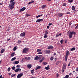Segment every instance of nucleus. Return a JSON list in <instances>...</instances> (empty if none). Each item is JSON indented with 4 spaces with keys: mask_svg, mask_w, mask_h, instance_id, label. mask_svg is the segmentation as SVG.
<instances>
[{
    "mask_svg": "<svg viewBox=\"0 0 78 78\" xmlns=\"http://www.w3.org/2000/svg\"><path fill=\"white\" fill-rule=\"evenodd\" d=\"M41 51V49H37V52H39V51Z\"/></svg>",
    "mask_w": 78,
    "mask_h": 78,
    "instance_id": "obj_43",
    "label": "nucleus"
},
{
    "mask_svg": "<svg viewBox=\"0 0 78 78\" xmlns=\"http://www.w3.org/2000/svg\"><path fill=\"white\" fill-rule=\"evenodd\" d=\"M14 0H11V1H10V3H12V2H14Z\"/></svg>",
    "mask_w": 78,
    "mask_h": 78,
    "instance_id": "obj_47",
    "label": "nucleus"
},
{
    "mask_svg": "<svg viewBox=\"0 0 78 78\" xmlns=\"http://www.w3.org/2000/svg\"><path fill=\"white\" fill-rule=\"evenodd\" d=\"M52 0H46L47 1H48V2H51Z\"/></svg>",
    "mask_w": 78,
    "mask_h": 78,
    "instance_id": "obj_61",
    "label": "nucleus"
},
{
    "mask_svg": "<svg viewBox=\"0 0 78 78\" xmlns=\"http://www.w3.org/2000/svg\"><path fill=\"white\" fill-rule=\"evenodd\" d=\"M66 5L67 4H66V3H64L63 4L62 6H66Z\"/></svg>",
    "mask_w": 78,
    "mask_h": 78,
    "instance_id": "obj_33",
    "label": "nucleus"
},
{
    "mask_svg": "<svg viewBox=\"0 0 78 78\" xmlns=\"http://www.w3.org/2000/svg\"><path fill=\"white\" fill-rule=\"evenodd\" d=\"M9 75H11V73H9Z\"/></svg>",
    "mask_w": 78,
    "mask_h": 78,
    "instance_id": "obj_63",
    "label": "nucleus"
},
{
    "mask_svg": "<svg viewBox=\"0 0 78 78\" xmlns=\"http://www.w3.org/2000/svg\"><path fill=\"white\" fill-rule=\"evenodd\" d=\"M0 78H4V77H2V75L0 76Z\"/></svg>",
    "mask_w": 78,
    "mask_h": 78,
    "instance_id": "obj_57",
    "label": "nucleus"
},
{
    "mask_svg": "<svg viewBox=\"0 0 78 78\" xmlns=\"http://www.w3.org/2000/svg\"><path fill=\"white\" fill-rule=\"evenodd\" d=\"M75 70L76 72H78V68H76Z\"/></svg>",
    "mask_w": 78,
    "mask_h": 78,
    "instance_id": "obj_55",
    "label": "nucleus"
},
{
    "mask_svg": "<svg viewBox=\"0 0 78 78\" xmlns=\"http://www.w3.org/2000/svg\"><path fill=\"white\" fill-rule=\"evenodd\" d=\"M69 55V51H66V56H68Z\"/></svg>",
    "mask_w": 78,
    "mask_h": 78,
    "instance_id": "obj_19",
    "label": "nucleus"
},
{
    "mask_svg": "<svg viewBox=\"0 0 78 78\" xmlns=\"http://www.w3.org/2000/svg\"><path fill=\"white\" fill-rule=\"evenodd\" d=\"M21 71H22V70L20 68H17L14 70V71L16 73L18 72H20Z\"/></svg>",
    "mask_w": 78,
    "mask_h": 78,
    "instance_id": "obj_5",
    "label": "nucleus"
},
{
    "mask_svg": "<svg viewBox=\"0 0 78 78\" xmlns=\"http://www.w3.org/2000/svg\"><path fill=\"white\" fill-rule=\"evenodd\" d=\"M41 66H38L37 67V69H36V70L37 69H41Z\"/></svg>",
    "mask_w": 78,
    "mask_h": 78,
    "instance_id": "obj_25",
    "label": "nucleus"
},
{
    "mask_svg": "<svg viewBox=\"0 0 78 78\" xmlns=\"http://www.w3.org/2000/svg\"><path fill=\"white\" fill-rule=\"evenodd\" d=\"M65 41V43H67V40H66Z\"/></svg>",
    "mask_w": 78,
    "mask_h": 78,
    "instance_id": "obj_60",
    "label": "nucleus"
},
{
    "mask_svg": "<svg viewBox=\"0 0 78 78\" xmlns=\"http://www.w3.org/2000/svg\"><path fill=\"white\" fill-rule=\"evenodd\" d=\"M63 69H65V70H66V65L65 64H63V67H62Z\"/></svg>",
    "mask_w": 78,
    "mask_h": 78,
    "instance_id": "obj_17",
    "label": "nucleus"
},
{
    "mask_svg": "<svg viewBox=\"0 0 78 78\" xmlns=\"http://www.w3.org/2000/svg\"><path fill=\"white\" fill-rule=\"evenodd\" d=\"M50 53H51V51H50V50H48V51L46 50V54H50Z\"/></svg>",
    "mask_w": 78,
    "mask_h": 78,
    "instance_id": "obj_13",
    "label": "nucleus"
},
{
    "mask_svg": "<svg viewBox=\"0 0 78 78\" xmlns=\"http://www.w3.org/2000/svg\"><path fill=\"white\" fill-rule=\"evenodd\" d=\"M68 2L69 3H72L73 2V0H68Z\"/></svg>",
    "mask_w": 78,
    "mask_h": 78,
    "instance_id": "obj_28",
    "label": "nucleus"
},
{
    "mask_svg": "<svg viewBox=\"0 0 78 78\" xmlns=\"http://www.w3.org/2000/svg\"><path fill=\"white\" fill-rule=\"evenodd\" d=\"M16 59V57L13 58L11 59V61H13L15 60V59Z\"/></svg>",
    "mask_w": 78,
    "mask_h": 78,
    "instance_id": "obj_27",
    "label": "nucleus"
},
{
    "mask_svg": "<svg viewBox=\"0 0 78 78\" xmlns=\"http://www.w3.org/2000/svg\"><path fill=\"white\" fill-rule=\"evenodd\" d=\"M53 46L52 45H49L48 47V50L49 49H53Z\"/></svg>",
    "mask_w": 78,
    "mask_h": 78,
    "instance_id": "obj_8",
    "label": "nucleus"
},
{
    "mask_svg": "<svg viewBox=\"0 0 78 78\" xmlns=\"http://www.w3.org/2000/svg\"><path fill=\"white\" fill-rule=\"evenodd\" d=\"M58 60V58H55V61H56V60Z\"/></svg>",
    "mask_w": 78,
    "mask_h": 78,
    "instance_id": "obj_58",
    "label": "nucleus"
},
{
    "mask_svg": "<svg viewBox=\"0 0 78 78\" xmlns=\"http://www.w3.org/2000/svg\"><path fill=\"white\" fill-rule=\"evenodd\" d=\"M48 34V30H45V34H44L47 35V34Z\"/></svg>",
    "mask_w": 78,
    "mask_h": 78,
    "instance_id": "obj_21",
    "label": "nucleus"
},
{
    "mask_svg": "<svg viewBox=\"0 0 78 78\" xmlns=\"http://www.w3.org/2000/svg\"><path fill=\"white\" fill-rule=\"evenodd\" d=\"M44 20L43 19H39L37 20L36 21V22H42Z\"/></svg>",
    "mask_w": 78,
    "mask_h": 78,
    "instance_id": "obj_7",
    "label": "nucleus"
},
{
    "mask_svg": "<svg viewBox=\"0 0 78 78\" xmlns=\"http://www.w3.org/2000/svg\"><path fill=\"white\" fill-rule=\"evenodd\" d=\"M45 59V57H43L42 58V59H41L42 61H44V59Z\"/></svg>",
    "mask_w": 78,
    "mask_h": 78,
    "instance_id": "obj_42",
    "label": "nucleus"
},
{
    "mask_svg": "<svg viewBox=\"0 0 78 78\" xmlns=\"http://www.w3.org/2000/svg\"><path fill=\"white\" fill-rule=\"evenodd\" d=\"M60 63V61H58L56 62V65H58V64Z\"/></svg>",
    "mask_w": 78,
    "mask_h": 78,
    "instance_id": "obj_35",
    "label": "nucleus"
},
{
    "mask_svg": "<svg viewBox=\"0 0 78 78\" xmlns=\"http://www.w3.org/2000/svg\"><path fill=\"white\" fill-rule=\"evenodd\" d=\"M40 58L38 57V56H37L34 58V60H35V61H37V60H38V59H39Z\"/></svg>",
    "mask_w": 78,
    "mask_h": 78,
    "instance_id": "obj_12",
    "label": "nucleus"
},
{
    "mask_svg": "<svg viewBox=\"0 0 78 78\" xmlns=\"http://www.w3.org/2000/svg\"><path fill=\"white\" fill-rule=\"evenodd\" d=\"M53 59H54V57L52 56L50 58L51 61H53Z\"/></svg>",
    "mask_w": 78,
    "mask_h": 78,
    "instance_id": "obj_23",
    "label": "nucleus"
},
{
    "mask_svg": "<svg viewBox=\"0 0 78 78\" xmlns=\"http://www.w3.org/2000/svg\"><path fill=\"white\" fill-rule=\"evenodd\" d=\"M27 66L28 69H31V67H32V65L31 64H28L27 65Z\"/></svg>",
    "mask_w": 78,
    "mask_h": 78,
    "instance_id": "obj_11",
    "label": "nucleus"
},
{
    "mask_svg": "<svg viewBox=\"0 0 78 78\" xmlns=\"http://www.w3.org/2000/svg\"><path fill=\"white\" fill-rule=\"evenodd\" d=\"M3 5L2 2L0 3V5Z\"/></svg>",
    "mask_w": 78,
    "mask_h": 78,
    "instance_id": "obj_62",
    "label": "nucleus"
},
{
    "mask_svg": "<svg viewBox=\"0 0 78 78\" xmlns=\"http://www.w3.org/2000/svg\"><path fill=\"white\" fill-rule=\"evenodd\" d=\"M17 50V47L16 46L13 49V51H16Z\"/></svg>",
    "mask_w": 78,
    "mask_h": 78,
    "instance_id": "obj_24",
    "label": "nucleus"
},
{
    "mask_svg": "<svg viewBox=\"0 0 78 78\" xmlns=\"http://www.w3.org/2000/svg\"><path fill=\"white\" fill-rule=\"evenodd\" d=\"M47 6L46 5H44L42 6V8L44 9L45 8H46Z\"/></svg>",
    "mask_w": 78,
    "mask_h": 78,
    "instance_id": "obj_14",
    "label": "nucleus"
},
{
    "mask_svg": "<svg viewBox=\"0 0 78 78\" xmlns=\"http://www.w3.org/2000/svg\"><path fill=\"white\" fill-rule=\"evenodd\" d=\"M21 43H22V41H21L20 40H19L18 41V44H21Z\"/></svg>",
    "mask_w": 78,
    "mask_h": 78,
    "instance_id": "obj_29",
    "label": "nucleus"
},
{
    "mask_svg": "<svg viewBox=\"0 0 78 78\" xmlns=\"http://www.w3.org/2000/svg\"><path fill=\"white\" fill-rule=\"evenodd\" d=\"M19 61H17L15 62L14 64H19Z\"/></svg>",
    "mask_w": 78,
    "mask_h": 78,
    "instance_id": "obj_16",
    "label": "nucleus"
},
{
    "mask_svg": "<svg viewBox=\"0 0 78 78\" xmlns=\"http://www.w3.org/2000/svg\"><path fill=\"white\" fill-rule=\"evenodd\" d=\"M15 54V53L13 52L11 54V56H12V57H13V56H14Z\"/></svg>",
    "mask_w": 78,
    "mask_h": 78,
    "instance_id": "obj_20",
    "label": "nucleus"
},
{
    "mask_svg": "<svg viewBox=\"0 0 78 78\" xmlns=\"http://www.w3.org/2000/svg\"><path fill=\"white\" fill-rule=\"evenodd\" d=\"M62 72H64V69H62Z\"/></svg>",
    "mask_w": 78,
    "mask_h": 78,
    "instance_id": "obj_49",
    "label": "nucleus"
},
{
    "mask_svg": "<svg viewBox=\"0 0 78 78\" xmlns=\"http://www.w3.org/2000/svg\"><path fill=\"white\" fill-rule=\"evenodd\" d=\"M31 16V15H29L28 14H26V16H27V17H29V16Z\"/></svg>",
    "mask_w": 78,
    "mask_h": 78,
    "instance_id": "obj_45",
    "label": "nucleus"
},
{
    "mask_svg": "<svg viewBox=\"0 0 78 78\" xmlns=\"http://www.w3.org/2000/svg\"><path fill=\"white\" fill-rule=\"evenodd\" d=\"M23 76V73H20V74H18L17 76V78H21L22 76Z\"/></svg>",
    "mask_w": 78,
    "mask_h": 78,
    "instance_id": "obj_4",
    "label": "nucleus"
},
{
    "mask_svg": "<svg viewBox=\"0 0 78 78\" xmlns=\"http://www.w3.org/2000/svg\"><path fill=\"white\" fill-rule=\"evenodd\" d=\"M15 75H16V74H12L11 76V77H13L14 76H15Z\"/></svg>",
    "mask_w": 78,
    "mask_h": 78,
    "instance_id": "obj_44",
    "label": "nucleus"
},
{
    "mask_svg": "<svg viewBox=\"0 0 78 78\" xmlns=\"http://www.w3.org/2000/svg\"><path fill=\"white\" fill-rule=\"evenodd\" d=\"M47 62H43V64L44 65V66H45V65H47Z\"/></svg>",
    "mask_w": 78,
    "mask_h": 78,
    "instance_id": "obj_39",
    "label": "nucleus"
},
{
    "mask_svg": "<svg viewBox=\"0 0 78 78\" xmlns=\"http://www.w3.org/2000/svg\"><path fill=\"white\" fill-rule=\"evenodd\" d=\"M34 69L31 70V73H34Z\"/></svg>",
    "mask_w": 78,
    "mask_h": 78,
    "instance_id": "obj_41",
    "label": "nucleus"
},
{
    "mask_svg": "<svg viewBox=\"0 0 78 78\" xmlns=\"http://www.w3.org/2000/svg\"><path fill=\"white\" fill-rule=\"evenodd\" d=\"M75 49H76V48H75V47L73 48H72L71 49L70 51H73L75 50Z\"/></svg>",
    "mask_w": 78,
    "mask_h": 78,
    "instance_id": "obj_15",
    "label": "nucleus"
},
{
    "mask_svg": "<svg viewBox=\"0 0 78 78\" xmlns=\"http://www.w3.org/2000/svg\"><path fill=\"white\" fill-rule=\"evenodd\" d=\"M10 70H11L10 67H9L8 68V71H10Z\"/></svg>",
    "mask_w": 78,
    "mask_h": 78,
    "instance_id": "obj_46",
    "label": "nucleus"
},
{
    "mask_svg": "<svg viewBox=\"0 0 78 78\" xmlns=\"http://www.w3.org/2000/svg\"><path fill=\"white\" fill-rule=\"evenodd\" d=\"M38 55H40V54H42V52H39L38 53Z\"/></svg>",
    "mask_w": 78,
    "mask_h": 78,
    "instance_id": "obj_48",
    "label": "nucleus"
},
{
    "mask_svg": "<svg viewBox=\"0 0 78 78\" xmlns=\"http://www.w3.org/2000/svg\"><path fill=\"white\" fill-rule=\"evenodd\" d=\"M69 25H72V23L71 22H70Z\"/></svg>",
    "mask_w": 78,
    "mask_h": 78,
    "instance_id": "obj_64",
    "label": "nucleus"
},
{
    "mask_svg": "<svg viewBox=\"0 0 78 78\" xmlns=\"http://www.w3.org/2000/svg\"><path fill=\"white\" fill-rule=\"evenodd\" d=\"M66 14H70V12L68 11L66 13Z\"/></svg>",
    "mask_w": 78,
    "mask_h": 78,
    "instance_id": "obj_34",
    "label": "nucleus"
},
{
    "mask_svg": "<svg viewBox=\"0 0 78 78\" xmlns=\"http://www.w3.org/2000/svg\"><path fill=\"white\" fill-rule=\"evenodd\" d=\"M12 70H14L16 69V67H15V66H13L12 67Z\"/></svg>",
    "mask_w": 78,
    "mask_h": 78,
    "instance_id": "obj_30",
    "label": "nucleus"
},
{
    "mask_svg": "<svg viewBox=\"0 0 78 78\" xmlns=\"http://www.w3.org/2000/svg\"><path fill=\"white\" fill-rule=\"evenodd\" d=\"M25 36V32H23L20 34V37H24Z\"/></svg>",
    "mask_w": 78,
    "mask_h": 78,
    "instance_id": "obj_9",
    "label": "nucleus"
},
{
    "mask_svg": "<svg viewBox=\"0 0 78 78\" xmlns=\"http://www.w3.org/2000/svg\"><path fill=\"white\" fill-rule=\"evenodd\" d=\"M30 57H28V58H27V60H30Z\"/></svg>",
    "mask_w": 78,
    "mask_h": 78,
    "instance_id": "obj_52",
    "label": "nucleus"
},
{
    "mask_svg": "<svg viewBox=\"0 0 78 78\" xmlns=\"http://www.w3.org/2000/svg\"><path fill=\"white\" fill-rule=\"evenodd\" d=\"M57 77H58V76H59V74H57Z\"/></svg>",
    "mask_w": 78,
    "mask_h": 78,
    "instance_id": "obj_59",
    "label": "nucleus"
},
{
    "mask_svg": "<svg viewBox=\"0 0 78 78\" xmlns=\"http://www.w3.org/2000/svg\"><path fill=\"white\" fill-rule=\"evenodd\" d=\"M68 58V56L67 55H66L65 57V59L66 61H67V58Z\"/></svg>",
    "mask_w": 78,
    "mask_h": 78,
    "instance_id": "obj_18",
    "label": "nucleus"
},
{
    "mask_svg": "<svg viewBox=\"0 0 78 78\" xmlns=\"http://www.w3.org/2000/svg\"><path fill=\"white\" fill-rule=\"evenodd\" d=\"M69 76L68 75H67L66 76L65 78H69Z\"/></svg>",
    "mask_w": 78,
    "mask_h": 78,
    "instance_id": "obj_38",
    "label": "nucleus"
},
{
    "mask_svg": "<svg viewBox=\"0 0 78 78\" xmlns=\"http://www.w3.org/2000/svg\"><path fill=\"white\" fill-rule=\"evenodd\" d=\"M64 41V40H62L60 41V43H61V44H62V42Z\"/></svg>",
    "mask_w": 78,
    "mask_h": 78,
    "instance_id": "obj_40",
    "label": "nucleus"
},
{
    "mask_svg": "<svg viewBox=\"0 0 78 78\" xmlns=\"http://www.w3.org/2000/svg\"><path fill=\"white\" fill-rule=\"evenodd\" d=\"M58 16L59 17L64 16V13H59L58 14Z\"/></svg>",
    "mask_w": 78,
    "mask_h": 78,
    "instance_id": "obj_6",
    "label": "nucleus"
},
{
    "mask_svg": "<svg viewBox=\"0 0 78 78\" xmlns=\"http://www.w3.org/2000/svg\"><path fill=\"white\" fill-rule=\"evenodd\" d=\"M34 1H32V2H30L28 3V5H30V4H31V3H34Z\"/></svg>",
    "mask_w": 78,
    "mask_h": 78,
    "instance_id": "obj_26",
    "label": "nucleus"
},
{
    "mask_svg": "<svg viewBox=\"0 0 78 78\" xmlns=\"http://www.w3.org/2000/svg\"><path fill=\"white\" fill-rule=\"evenodd\" d=\"M51 25H52V23H49V24H48V25L49 26H51Z\"/></svg>",
    "mask_w": 78,
    "mask_h": 78,
    "instance_id": "obj_54",
    "label": "nucleus"
},
{
    "mask_svg": "<svg viewBox=\"0 0 78 78\" xmlns=\"http://www.w3.org/2000/svg\"><path fill=\"white\" fill-rule=\"evenodd\" d=\"M44 37L45 39H46V38L47 37V35L44 34Z\"/></svg>",
    "mask_w": 78,
    "mask_h": 78,
    "instance_id": "obj_36",
    "label": "nucleus"
},
{
    "mask_svg": "<svg viewBox=\"0 0 78 78\" xmlns=\"http://www.w3.org/2000/svg\"><path fill=\"white\" fill-rule=\"evenodd\" d=\"M73 34L74 35H75L76 34V33L74 31L70 32V30L68 31L67 33V36H69V38H72Z\"/></svg>",
    "mask_w": 78,
    "mask_h": 78,
    "instance_id": "obj_1",
    "label": "nucleus"
},
{
    "mask_svg": "<svg viewBox=\"0 0 78 78\" xmlns=\"http://www.w3.org/2000/svg\"><path fill=\"white\" fill-rule=\"evenodd\" d=\"M25 9H26V7H23L20 10V12H22V11H25Z\"/></svg>",
    "mask_w": 78,
    "mask_h": 78,
    "instance_id": "obj_10",
    "label": "nucleus"
},
{
    "mask_svg": "<svg viewBox=\"0 0 78 78\" xmlns=\"http://www.w3.org/2000/svg\"><path fill=\"white\" fill-rule=\"evenodd\" d=\"M17 68H20V65H18L16 66Z\"/></svg>",
    "mask_w": 78,
    "mask_h": 78,
    "instance_id": "obj_37",
    "label": "nucleus"
},
{
    "mask_svg": "<svg viewBox=\"0 0 78 78\" xmlns=\"http://www.w3.org/2000/svg\"><path fill=\"white\" fill-rule=\"evenodd\" d=\"M75 7L74 6H73L72 7V10H75Z\"/></svg>",
    "mask_w": 78,
    "mask_h": 78,
    "instance_id": "obj_31",
    "label": "nucleus"
},
{
    "mask_svg": "<svg viewBox=\"0 0 78 78\" xmlns=\"http://www.w3.org/2000/svg\"><path fill=\"white\" fill-rule=\"evenodd\" d=\"M69 64L68 65V67H69L70 66V62H69Z\"/></svg>",
    "mask_w": 78,
    "mask_h": 78,
    "instance_id": "obj_56",
    "label": "nucleus"
},
{
    "mask_svg": "<svg viewBox=\"0 0 78 78\" xmlns=\"http://www.w3.org/2000/svg\"><path fill=\"white\" fill-rule=\"evenodd\" d=\"M4 51H5V50L3 49L1 50V53L2 54L3 53V52H4Z\"/></svg>",
    "mask_w": 78,
    "mask_h": 78,
    "instance_id": "obj_22",
    "label": "nucleus"
},
{
    "mask_svg": "<svg viewBox=\"0 0 78 78\" xmlns=\"http://www.w3.org/2000/svg\"><path fill=\"white\" fill-rule=\"evenodd\" d=\"M50 26H48L47 27V29H48H48H49V28H50Z\"/></svg>",
    "mask_w": 78,
    "mask_h": 78,
    "instance_id": "obj_50",
    "label": "nucleus"
},
{
    "mask_svg": "<svg viewBox=\"0 0 78 78\" xmlns=\"http://www.w3.org/2000/svg\"><path fill=\"white\" fill-rule=\"evenodd\" d=\"M28 50H29V49L28 48H24L23 49L22 52L23 53H27L28 52Z\"/></svg>",
    "mask_w": 78,
    "mask_h": 78,
    "instance_id": "obj_3",
    "label": "nucleus"
},
{
    "mask_svg": "<svg viewBox=\"0 0 78 78\" xmlns=\"http://www.w3.org/2000/svg\"><path fill=\"white\" fill-rule=\"evenodd\" d=\"M16 4L15 2H12L11 3V4H9V8H10L11 10H12L14 8V5Z\"/></svg>",
    "mask_w": 78,
    "mask_h": 78,
    "instance_id": "obj_2",
    "label": "nucleus"
},
{
    "mask_svg": "<svg viewBox=\"0 0 78 78\" xmlns=\"http://www.w3.org/2000/svg\"><path fill=\"white\" fill-rule=\"evenodd\" d=\"M45 69H46V70H49L50 68H49V67H45Z\"/></svg>",
    "mask_w": 78,
    "mask_h": 78,
    "instance_id": "obj_32",
    "label": "nucleus"
},
{
    "mask_svg": "<svg viewBox=\"0 0 78 78\" xmlns=\"http://www.w3.org/2000/svg\"><path fill=\"white\" fill-rule=\"evenodd\" d=\"M42 61H43V60H42L41 59L39 61L40 62H41V63L42 62Z\"/></svg>",
    "mask_w": 78,
    "mask_h": 78,
    "instance_id": "obj_53",
    "label": "nucleus"
},
{
    "mask_svg": "<svg viewBox=\"0 0 78 78\" xmlns=\"http://www.w3.org/2000/svg\"><path fill=\"white\" fill-rule=\"evenodd\" d=\"M23 59H26L27 60H28V58L27 57H25L24 58H23Z\"/></svg>",
    "mask_w": 78,
    "mask_h": 78,
    "instance_id": "obj_51",
    "label": "nucleus"
}]
</instances>
